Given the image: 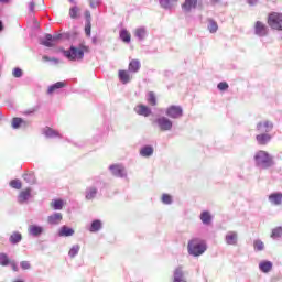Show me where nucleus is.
I'll list each match as a JSON object with an SVG mask.
<instances>
[{
    "instance_id": "obj_1",
    "label": "nucleus",
    "mask_w": 282,
    "mask_h": 282,
    "mask_svg": "<svg viewBox=\"0 0 282 282\" xmlns=\"http://www.w3.org/2000/svg\"><path fill=\"white\" fill-rule=\"evenodd\" d=\"M89 52V47L85 45L70 46L69 50L64 51V56L68 58V61H83L85 57V53Z\"/></svg>"
},
{
    "instance_id": "obj_2",
    "label": "nucleus",
    "mask_w": 282,
    "mask_h": 282,
    "mask_svg": "<svg viewBox=\"0 0 282 282\" xmlns=\"http://www.w3.org/2000/svg\"><path fill=\"white\" fill-rule=\"evenodd\" d=\"M206 242L204 240L194 238L187 245V250L193 257H202L206 252Z\"/></svg>"
},
{
    "instance_id": "obj_3",
    "label": "nucleus",
    "mask_w": 282,
    "mask_h": 282,
    "mask_svg": "<svg viewBox=\"0 0 282 282\" xmlns=\"http://www.w3.org/2000/svg\"><path fill=\"white\" fill-rule=\"evenodd\" d=\"M254 161L258 166H263V169H270L274 164V161L267 151L260 150L254 155Z\"/></svg>"
},
{
    "instance_id": "obj_4",
    "label": "nucleus",
    "mask_w": 282,
    "mask_h": 282,
    "mask_svg": "<svg viewBox=\"0 0 282 282\" xmlns=\"http://www.w3.org/2000/svg\"><path fill=\"white\" fill-rule=\"evenodd\" d=\"M267 23L271 30L282 31V13L271 12L268 15Z\"/></svg>"
},
{
    "instance_id": "obj_5",
    "label": "nucleus",
    "mask_w": 282,
    "mask_h": 282,
    "mask_svg": "<svg viewBox=\"0 0 282 282\" xmlns=\"http://www.w3.org/2000/svg\"><path fill=\"white\" fill-rule=\"evenodd\" d=\"M156 124L161 131H171V129H173V122L166 117L156 119Z\"/></svg>"
},
{
    "instance_id": "obj_6",
    "label": "nucleus",
    "mask_w": 282,
    "mask_h": 282,
    "mask_svg": "<svg viewBox=\"0 0 282 282\" xmlns=\"http://www.w3.org/2000/svg\"><path fill=\"white\" fill-rule=\"evenodd\" d=\"M184 111L182 110V107L180 106H170L166 109V116L169 118H182Z\"/></svg>"
},
{
    "instance_id": "obj_7",
    "label": "nucleus",
    "mask_w": 282,
    "mask_h": 282,
    "mask_svg": "<svg viewBox=\"0 0 282 282\" xmlns=\"http://www.w3.org/2000/svg\"><path fill=\"white\" fill-rule=\"evenodd\" d=\"M254 34L257 36H268V26L261 21L254 23Z\"/></svg>"
},
{
    "instance_id": "obj_8",
    "label": "nucleus",
    "mask_w": 282,
    "mask_h": 282,
    "mask_svg": "<svg viewBox=\"0 0 282 282\" xmlns=\"http://www.w3.org/2000/svg\"><path fill=\"white\" fill-rule=\"evenodd\" d=\"M273 128H274V124H272V122L270 121H262L257 124V129L258 131H260V133H263V132L268 133L272 131Z\"/></svg>"
},
{
    "instance_id": "obj_9",
    "label": "nucleus",
    "mask_w": 282,
    "mask_h": 282,
    "mask_svg": "<svg viewBox=\"0 0 282 282\" xmlns=\"http://www.w3.org/2000/svg\"><path fill=\"white\" fill-rule=\"evenodd\" d=\"M109 169L112 175H115L116 177H124V175H127V173L124 172V166L122 165L115 164V165H110Z\"/></svg>"
},
{
    "instance_id": "obj_10",
    "label": "nucleus",
    "mask_w": 282,
    "mask_h": 282,
    "mask_svg": "<svg viewBox=\"0 0 282 282\" xmlns=\"http://www.w3.org/2000/svg\"><path fill=\"white\" fill-rule=\"evenodd\" d=\"M256 140L258 144H260L261 147H265V144H268V142L272 140V135H270L268 132L260 133L256 137Z\"/></svg>"
},
{
    "instance_id": "obj_11",
    "label": "nucleus",
    "mask_w": 282,
    "mask_h": 282,
    "mask_svg": "<svg viewBox=\"0 0 282 282\" xmlns=\"http://www.w3.org/2000/svg\"><path fill=\"white\" fill-rule=\"evenodd\" d=\"M134 111L138 113V116H144L148 118V116L151 113V108L144 105H139L134 108Z\"/></svg>"
},
{
    "instance_id": "obj_12",
    "label": "nucleus",
    "mask_w": 282,
    "mask_h": 282,
    "mask_svg": "<svg viewBox=\"0 0 282 282\" xmlns=\"http://www.w3.org/2000/svg\"><path fill=\"white\" fill-rule=\"evenodd\" d=\"M31 195H32V188H30V187L20 192V194L18 196L20 204L28 202V199H30Z\"/></svg>"
},
{
    "instance_id": "obj_13",
    "label": "nucleus",
    "mask_w": 282,
    "mask_h": 282,
    "mask_svg": "<svg viewBox=\"0 0 282 282\" xmlns=\"http://www.w3.org/2000/svg\"><path fill=\"white\" fill-rule=\"evenodd\" d=\"M269 202L273 206H281L282 204V193H273L269 196Z\"/></svg>"
},
{
    "instance_id": "obj_14",
    "label": "nucleus",
    "mask_w": 282,
    "mask_h": 282,
    "mask_svg": "<svg viewBox=\"0 0 282 282\" xmlns=\"http://www.w3.org/2000/svg\"><path fill=\"white\" fill-rule=\"evenodd\" d=\"M28 124H30V122L19 117L13 118L11 122V127H13V129H19L20 127H28Z\"/></svg>"
},
{
    "instance_id": "obj_15",
    "label": "nucleus",
    "mask_w": 282,
    "mask_h": 282,
    "mask_svg": "<svg viewBox=\"0 0 282 282\" xmlns=\"http://www.w3.org/2000/svg\"><path fill=\"white\" fill-rule=\"evenodd\" d=\"M118 77L123 83V85H127V83L131 82V75L128 70H119Z\"/></svg>"
},
{
    "instance_id": "obj_16",
    "label": "nucleus",
    "mask_w": 282,
    "mask_h": 282,
    "mask_svg": "<svg viewBox=\"0 0 282 282\" xmlns=\"http://www.w3.org/2000/svg\"><path fill=\"white\" fill-rule=\"evenodd\" d=\"M43 234V227L31 225L29 226V235H32L33 237H39V235Z\"/></svg>"
},
{
    "instance_id": "obj_17",
    "label": "nucleus",
    "mask_w": 282,
    "mask_h": 282,
    "mask_svg": "<svg viewBox=\"0 0 282 282\" xmlns=\"http://www.w3.org/2000/svg\"><path fill=\"white\" fill-rule=\"evenodd\" d=\"M226 242L228 243V246H237V232H228L226 236Z\"/></svg>"
},
{
    "instance_id": "obj_18",
    "label": "nucleus",
    "mask_w": 282,
    "mask_h": 282,
    "mask_svg": "<svg viewBox=\"0 0 282 282\" xmlns=\"http://www.w3.org/2000/svg\"><path fill=\"white\" fill-rule=\"evenodd\" d=\"M61 221H63V214L61 213H56L48 216V224L56 225V224H61Z\"/></svg>"
},
{
    "instance_id": "obj_19",
    "label": "nucleus",
    "mask_w": 282,
    "mask_h": 282,
    "mask_svg": "<svg viewBox=\"0 0 282 282\" xmlns=\"http://www.w3.org/2000/svg\"><path fill=\"white\" fill-rule=\"evenodd\" d=\"M140 155H142V158H151V155H153V147L145 145L141 148Z\"/></svg>"
},
{
    "instance_id": "obj_20",
    "label": "nucleus",
    "mask_w": 282,
    "mask_h": 282,
    "mask_svg": "<svg viewBox=\"0 0 282 282\" xmlns=\"http://www.w3.org/2000/svg\"><path fill=\"white\" fill-rule=\"evenodd\" d=\"M23 180L26 184H36V176L34 175V172L23 174Z\"/></svg>"
},
{
    "instance_id": "obj_21",
    "label": "nucleus",
    "mask_w": 282,
    "mask_h": 282,
    "mask_svg": "<svg viewBox=\"0 0 282 282\" xmlns=\"http://www.w3.org/2000/svg\"><path fill=\"white\" fill-rule=\"evenodd\" d=\"M173 281H186V279L184 278V271L182 270V267H177L174 270Z\"/></svg>"
},
{
    "instance_id": "obj_22",
    "label": "nucleus",
    "mask_w": 282,
    "mask_h": 282,
    "mask_svg": "<svg viewBox=\"0 0 282 282\" xmlns=\"http://www.w3.org/2000/svg\"><path fill=\"white\" fill-rule=\"evenodd\" d=\"M43 133H44V135H46V138H58V135H61L58 133V131H56L50 127L44 128Z\"/></svg>"
},
{
    "instance_id": "obj_23",
    "label": "nucleus",
    "mask_w": 282,
    "mask_h": 282,
    "mask_svg": "<svg viewBox=\"0 0 282 282\" xmlns=\"http://www.w3.org/2000/svg\"><path fill=\"white\" fill-rule=\"evenodd\" d=\"M101 229H102V221L97 219L91 223L89 232H98Z\"/></svg>"
},
{
    "instance_id": "obj_24",
    "label": "nucleus",
    "mask_w": 282,
    "mask_h": 282,
    "mask_svg": "<svg viewBox=\"0 0 282 282\" xmlns=\"http://www.w3.org/2000/svg\"><path fill=\"white\" fill-rule=\"evenodd\" d=\"M74 235V229L67 227V226H63L59 229V237H72Z\"/></svg>"
},
{
    "instance_id": "obj_25",
    "label": "nucleus",
    "mask_w": 282,
    "mask_h": 282,
    "mask_svg": "<svg viewBox=\"0 0 282 282\" xmlns=\"http://www.w3.org/2000/svg\"><path fill=\"white\" fill-rule=\"evenodd\" d=\"M68 14L70 17V19H78L80 17V8L79 7H70Z\"/></svg>"
},
{
    "instance_id": "obj_26",
    "label": "nucleus",
    "mask_w": 282,
    "mask_h": 282,
    "mask_svg": "<svg viewBox=\"0 0 282 282\" xmlns=\"http://www.w3.org/2000/svg\"><path fill=\"white\" fill-rule=\"evenodd\" d=\"M259 268H260L261 272L268 273L272 270V262L262 261L259 263Z\"/></svg>"
},
{
    "instance_id": "obj_27",
    "label": "nucleus",
    "mask_w": 282,
    "mask_h": 282,
    "mask_svg": "<svg viewBox=\"0 0 282 282\" xmlns=\"http://www.w3.org/2000/svg\"><path fill=\"white\" fill-rule=\"evenodd\" d=\"M140 61L138 59H132L130 63H129V72H133V73H137V72H140Z\"/></svg>"
},
{
    "instance_id": "obj_28",
    "label": "nucleus",
    "mask_w": 282,
    "mask_h": 282,
    "mask_svg": "<svg viewBox=\"0 0 282 282\" xmlns=\"http://www.w3.org/2000/svg\"><path fill=\"white\" fill-rule=\"evenodd\" d=\"M200 220H202L203 224L208 226V224H210V221L213 220V216H210L209 212H203L200 214Z\"/></svg>"
},
{
    "instance_id": "obj_29",
    "label": "nucleus",
    "mask_w": 282,
    "mask_h": 282,
    "mask_svg": "<svg viewBox=\"0 0 282 282\" xmlns=\"http://www.w3.org/2000/svg\"><path fill=\"white\" fill-rule=\"evenodd\" d=\"M120 39L123 43H131V33L123 29L120 31Z\"/></svg>"
},
{
    "instance_id": "obj_30",
    "label": "nucleus",
    "mask_w": 282,
    "mask_h": 282,
    "mask_svg": "<svg viewBox=\"0 0 282 282\" xmlns=\"http://www.w3.org/2000/svg\"><path fill=\"white\" fill-rule=\"evenodd\" d=\"M134 35L137 36V39H139L140 41H143V39H147V29L144 28H139L134 31Z\"/></svg>"
},
{
    "instance_id": "obj_31",
    "label": "nucleus",
    "mask_w": 282,
    "mask_h": 282,
    "mask_svg": "<svg viewBox=\"0 0 282 282\" xmlns=\"http://www.w3.org/2000/svg\"><path fill=\"white\" fill-rule=\"evenodd\" d=\"M65 85H66L65 82H57L54 85L48 87L47 93L48 94H54L55 89H63V87H65Z\"/></svg>"
},
{
    "instance_id": "obj_32",
    "label": "nucleus",
    "mask_w": 282,
    "mask_h": 282,
    "mask_svg": "<svg viewBox=\"0 0 282 282\" xmlns=\"http://www.w3.org/2000/svg\"><path fill=\"white\" fill-rule=\"evenodd\" d=\"M98 195V189L96 187H90L86 192V199H94Z\"/></svg>"
},
{
    "instance_id": "obj_33",
    "label": "nucleus",
    "mask_w": 282,
    "mask_h": 282,
    "mask_svg": "<svg viewBox=\"0 0 282 282\" xmlns=\"http://www.w3.org/2000/svg\"><path fill=\"white\" fill-rule=\"evenodd\" d=\"M148 102L152 107H155V105H158V98L155 97V93L153 91L148 93Z\"/></svg>"
},
{
    "instance_id": "obj_34",
    "label": "nucleus",
    "mask_w": 282,
    "mask_h": 282,
    "mask_svg": "<svg viewBox=\"0 0 282 282\" xmlns=\"http://www.w3.org/2000/svg\"><path fill=\"white\" fill-rule=\"evenodd\" d=\"M23 239V237L21 236L20 232H13L10 238L9 241L11 243H19L21 240Z\"/></svg>"
},
{
    "instance_id": "obj_35",
    "label": "nucleus",
    "mask_w": 282,
    "mask_h": 282,
    "mask_svg": "<svg viewBox=\"0 0 282 282\" xmlns=\"http://www.w3.org/2000/svg\"><path fill=\"white\" fill-rule=\"evenodd\" d=\"M197 2L193 1H186L185 3L182 4V8L185 12H189V10H193V8H196Z\"/></svg>"
},
{
    "instance_id": "obj_36",
    "label": "nucleus",
    "mask_w": 282,
    "mask_h": 282,
    "mask_svg": "<svg viewBox=\"0 0 282 282\" xmlns=\"http://www.w3.org/2000/svg\"><path fill=\"white\" fill-rule=\"evenodd\" d=\"M9 185L11 188H15V191H21V188H23V183H21L20 180H12Z\"/></svg>"
},
{
    "instance_id": "obj_37",
    "label": "nucleus",
    "mask_w": 282,
    "mask_h": 282,
    "mask_svg": "<svg viewBox=\"0 0 282 282\" xmlns=\"http://www.w3.org/2000/svg\"><path fill=\"white\" fill-rule=\"evenodd\" d=\"M51 206L54 210H63L64 203L61 199H56L51 203Z\"/></svg>"
},
{
    "instance_id": "obj_38",
    "label": "nucleus",
    "mask_w": 282,
    "mask_h": 282,
    "mask_svg": "<svg viewBox=\"0 0 282 282\" xmlns=\"http://www.w3.org/2000/svg\"><path fill=\"white\" fill-rule=\"evenodd\" d=\"M10 263H11V260L10 258H8V254L0 253V265L6 267V265H10Z\"/></svg>"
},
{
    "instance_id": "obj_39",
    "label": "nucleus",
    "mask_w": 282,
    "mask_h": 282,
    "mask_svg": "<svg viewBox=\"0 0 282 282\" xmlns=\"http://www.w3.org/2000/svg\"><path fill=\"white\" fill-rule=\"evenodd\" d=\"M78 252H80V246L75 245L70 248V250L68 251V254L72 259H74V257H76V254H78Z\"/></svg>"
},
{
    "instance_id": "obj_40",
    "label": "nucleus",
    "mask_w": 282,
    "mask_h": 282,
    "mask_svg": "<svg viewBox=\"0 0 282 282\" xmlns=\"http://www.w3.org/2000/svg\"><path fill=\"white\" fill-rule=\"evenodd\" d=\"M208 30L212 34H215V32L219 30V25H217V22H215V20H209Z\"/></svg>"
},
{
    "instance_id": "obj_41",
    "label": "nucleus",
    "mask_w": 282,
    "mask_h": 282,
    "mask_svg": "<svg viewBox=\"0 0 282 282\" xmlns=\"http://www.w3.org/2000/svg\"><path fill=\"white\" fill-rule=\"evenodd\" d=\"M279 237H282V227H276L271 232L272 239H279Z\"/></svg>"
},
{
    "instance_id": "obj_42",
    "label": "nucleus",
    "mask_w": 282,
    "mask_h": 282,
    "mask_svg": "<svg viewBox=\"0 0 282 282\" xmlns=\"http://www.w3.org/2000/svg\"><path fill=\"white\" fill-rule=\"evenodd\" d=\"M62 35L61 34H46V39L47 41H53V43H55V45H57L58 41H61Z\"/></svg>"
},
{
    "instance_id": "obj_43",
    "label": "nucleus",
    "mask_w": 282,
    "mask_h": 282,
    "mask_svg": "<svg viewBox=\"0 0 282 282\" xmlns=\"http://www.w3.org/2000/svg\"><path fill=\"white\" fill-rule=\"evenodd\" d=\"M253 248H254V250H258V252H261V250H263V248H265V245L261 240H256L253 243Z\"/></svg>"
},
{
    "instance_id": "obj_44",
    "label": "nucleus",
    "mask_w": 282,
    "mask_h": 282,
    "mask_svg": "<svg viewBox=\"0 0 282 282\" xmlns=\"http://www.w3.org/2000/svg\"><path fill=\"white\" fill-rule=\"evenodd\" d=\"M161 202L164 204H173V197L170 194H163Z\"/></svg>"
},
{
    "instance_id": "obj_45",
    "label": "nucleus",
    "mask_w": 282,
    "mask_h": 282,
    "mask_svg": "<svg viewBox=\"0 0 282 282\" xmlns=\"http://www.w3.org/2000/svg\"><path fill=\"white\" fill-rule=\"evenodd\" d=\"M42 45H44L45 47H56L54 40H47L46 37L42 42Z\"/></svg>"
},
{
    "instance_id": "obj_46",
    "label": "nucleus",
    "mask_w": 282,
    "mask_h": 282,
    "mask_svg": "<svg viewBox=\"0 0 282 282\" xmlns=\"http://www.w3.org/2000/svg\"><path fill=\"white\" fill-rule=\"evenodd\" d=\"M12 74L14 78H21L23 76V70L21 68H14Z\"/></svg>"
},
{
    "instance_id": "obj_47",
    "label": "nucleus",
    "mask_w": 282,
    "mask_h": 282,
    "mask_svg": "<svg viewBox=\"0 0 282 282\" xmlns=\"http://www.w3.org/2000/svg\"><path fill=\"white\" fill-rule=\"evenodd\" d=\"M85 33H86V36H91V22H86Z\"/></svg>"
},
{
    "instance_id": "obj_48",
    "label": "nucleus",
    "mask_w": 282,
    "mask_h": 282,
    "mask_svg": "<svg viewBox=\"0 0 282 282\" xmlns=\"http://www.w3.org/2000/svg\"><path fill=\"white\" fill-rule=\"evenodd\" d=\"M217 87H218L219 91H226V89H228V83L221 82L218 84Z\"/></svg>"
},
{
    "instance_id": "obj_49",
    "label": "nucleus",
    "mask_w": 282,
    "mask_h": 282,
    "mask_svg": "<svg viewBox=\"0 0 282 282\" xmlns=\"http://www.w3.org/2000/svg\"><path fill=\"white\" fill-rule=\"evenodd\" d=\"M20 265L22 270H30V268H32V265L30 264V261H22Z\"/></svg>"
},
{
    "instance_id": "obj_50",
    "label": "nucleus",
    "mask_w": 282,
    "mask_h": 282,
    "mask_svg": "<svg viewBox=\"0 0 282 282\" xmlns=\"http://www.w3.org/2000/svg\"><path fill=\"white\" fill-rule=\"evenodd\" d=\"M161 8H164L165 10H169L171 8V1H162Z\"/></svg>"
},
{
    "instance_id": "obj_51",
    "label": "nucleus",
    "mask_w": 282,
    "mask_h": 282,
    "mask_svg": "<svg viewBox=\"0 0 282 282\" xmlns=\"http://www.w3.org/2000/svg\"><path fill=\"white\" fill-rule=\"evenodd\" d=\"M9 265H11L13 272H19V267L17 265V262L11 261L9 262Z\"/></svg>"
},
{
    "instance_id": "obj_52",
    "label": "nucleus",
    "mask_w": 282,
    "mask_h": 282,
    "mask_svg": "<svg viewBox=\"0 0 282 282\" xmlns=\"http://www.w3.org/2000/svg\"><path fill=\"white\" fill-rule=\"evenodd\" d=\"M85 17H86V23H91V13L89 11L85 12Z\"/></svg>"
},
{
    "instance_id": "obj_53",
    "label": "nucleus",
    "mask_w": 282,
    "mask_h": 282,
    "mask_svg": "<svg viewBox=\"0 0 282 282\" xmlns=\"http://www.w3.org/2000/svg\"><path fill=\"white\" fill-rule=\"evenodd\" d=\"M29 8H30V11H31V12H34V10H35V8H36V3L30 2V3H29Z\"/></svg>"
},
{
    "instance_id": "obj_54",
    "label": "nucleus",
    "mask_w": 282,
    "mask_h": 282,
    "mask_svg": "<svg viewBox=\"0 0 282 282\" xmlns=\"http://www.w3.org/2000/svg\"><path fill=\"white\" fill-rule=\"evenodd\" d=\"M100 6V2L95 1V2H90V8H98Z\"/></svg>"
},
{
    "instance_id": "obj_55",
    "label": "nucleus",
    "mask_w": 282,
    "mask_h": 282,
    "mask_svg": "<svg viewBox=\"0 0 282 282\" xmlns=\"http://www.w3.org/2000/svg\"><path fill=\"white\" fill-rule=\"evenodd\" d=\"M42 59L45 61V62H48V61H56L55 58H50L47 55H44V56L42 57Z\"/></svg>"
},
{
    "instance_id": "obj_56",
    "label": "nucleus",
    "mask_w": 282,
    "mask_h": 282,
    "mask_svg": "<svg viewBox=\"0 0 282 282\" xmlns=\"http://www.w3.org/2000/svg\"><path fill=\"white\" fill-rule=\"evenodd\" d=\"M34 111H36V108H33V109H31V110H29V111H26L24 113H34Z\"/></svg>"
},
{
    "instance_id": "obj_57",
    "label": "nucleus",
    "mask_w": 282,
    "mask_h": 282,
    "mask_svg": "<svg viewBox=\"0 0 282 282\" xmlns=\"http://www.w3.org/2000/svg\"><path fill=\"white\" fill-rule=\"evenodd\" d=\"M3 30V22L0 20V32Z\"/></svg>"
},
{
    "instance_id": "obj_58",
    "label": "nucleus",
    "mask_w": 282,
    "mask_h": 282,
    "mask_svg": "<svg viewBox=\"0 0 282 282\" xmlns=\"http://www.w3.org/2000/svg\"><path fill=\"white\" fill-rule=\"evenodd\" d=\"M173 282H186V280H173Z\"/></svg>"
},
{
    "instance_id": "obj_59",
    "label": "nucleus",
    "mask_w": 282,
    "mask_h": 282,
    "mask_svg": "<svg viewBox=\"0 0 282 282\" xmlns=\"http://www.w3.org/2000/svg\"><path fill=\"white\" fill-rule=\"evenodd\" d=\"M43 9V7H39V10H42Z\"/></svg>"
},
{
    "instance_id": "obj_60",
    "label": "nucleus",
    "mask_w": 282,
    "mask_h": 282,
    "mask_svg": "<svg viewBox=\"0 0 282 282\" xmlns=\"http://www.w3.org/2000/svg\"><path fill=\"white\" fill-rule=\"evenodd\" d=\"M185 1H193V0H185Z\"/></svg>"
},
{
    "instance_id": "obj_61",
    "label": "nucleus",
    "mask_w": 282,
    "mask_h": 282,
    "mask_svg": "<svg viewBox=\"0 0 282 282\" xmlns=\"http://www.w3.org/2000/svg\"><path fill=\"white\" fill-rule=\"evenodd\" d=\"M1 1H8V0H1Z\"/></svg>"
}]
</instances>
